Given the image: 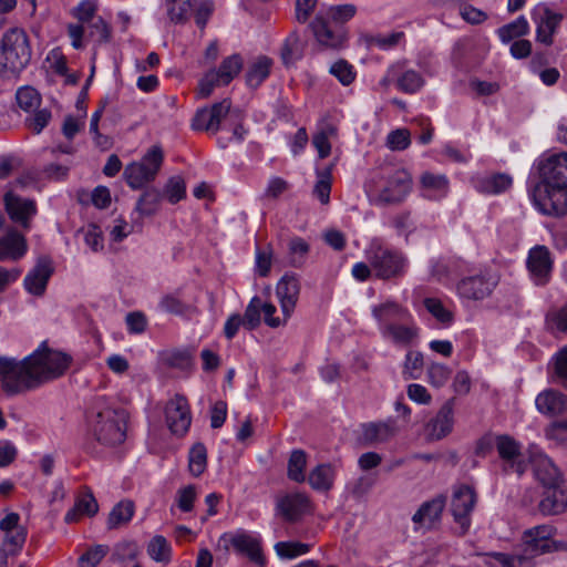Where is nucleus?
Masks as SVG:
<instances>
[{"mask_svg":"<svg viewBox=\"0 0 567 567\" xmlns=\"http://www.w3.org/2000/svg\"><path fill=\"white\" fill-rule=\"evenodd\" d=\"M72 357L41 343L32 353L18 360L0 357V382L10 395L34 390L62 377L70 368Z\"/></svg>","mask_w":567,"mask_h":567,"instance_id":"nucleus-1","label":"nucleus"},{"mask_svg":"<svg viewBox=\"0 0 567 567\" xmlns=\"http://www.w3.org/2000/svg\"><path fill=\"white\" fill-rule=\"evenodd\" d=\"M127 413L116 409L104 398H97L94 402L89 419L90 432L94 439L103 445H117L126 437Z\"/></svg>","mask_w":567,"mask_h":567,"instance_id":"nucleus-2","label":"nucleus"},{"mask_svg":"<svg viewBox=\"0 0 567 567\" xmlns=\"http://www.w3.org/2000/svg\"><path fill=\"white\" fill-rule=\"evenodd\" d=\"M411 175L405 169H384L375 172L364 188L375 204H395L402 202L411 190Z\"/></svg>","mask_w":567,"mask_h":567,"instance_id":"nucleus-3","label":"nucleus"},{"mask_svg":"<svg viewBox=\"0 0 567 567\" xmlns=\"http://www.w3.org/2000/svg\"><path fill=\"white\" fill-rule=\"evenodd\" d=\"M31 60V47L24 30L12 28L0 39V74L20 73Z\"/></svg>","mask_w":567,"mask_h":567,"instance_id":"nucleus-4","label":"nucleus"},{"mask_svg":"<svg viewBox=\"0 0 567 567\" xmlns=\"http://www.w3.org/2000/svg\"><path fill=\"white\" fill-rule=\"evenodd\" d=\"M364 255L373 274L379 279L389 280L403 277L409 267V259L404 252L383 245L377 238L370 241Z\"/></svg>","mask_w":567,"mask_h":567,"instance_id":"nucleus-5","label":"nucleus"},{"mask_svg":"<svg viewBox=\"0 0 567 567\" xmlns=\"http://www.w3.org/2000/svg\"><path fill=\"white\" fill-rule=\"evenodd\" d=\"M218 545L225 550H229L230 547H233L237 554L246 556L258 567L266 565V558L261 547V537L257 533L245 529L226 532L219 537Z\"/></svg>","mask_w":567,"mask_h":567,"instance_id":"nucleus-6","label":"nucleus"},{"mask_svg":"<svg viewBox=\"0 0 567 567\" xmlns=\"http://www.w3.org/2000/svg\"><path fill=\"white\" fill-rule=\"evenodd\" d=\"M164 159L158 145H153L138 162L128 164L124 169V178L133 189H140L155 179Z\"/></svg>","mask_w":567,"mask_h":567,"instance_id":"nucleus-7","label":"nucleus"},{"mask_svg":"<svg viewBox=\"0 0 567 567\" xmlns=\"http://www.w3.org/2000/svg\"><path fill=\"white\" fill-rule=\"evenodd\" d=\"M244 66V60L240 54L235 53L226 56L217 69H210L199 80L197 95L200 99L210 96L215 87L228 85Z\"/></svg>","mask_w":567,"mask_h":567,"instance_id":"nucleus-8","label":"nucleus"},{"mask_svg":"<svg viewBox=\"0 0 567 567\" xmlns=\"http://www.w3.org/2000/svg\"><path fill=\"white\" fill-rule=\"evenodd\" d=\"M529 197L535 208L544 215L560 217L567 214V186L538 183Z\"/></svg>","mask_w":567,"mask_h":567,"instance_id":"nucleus-9","label":"nucleus"},{"mask_svg":"<svg viewBox=\"0 0 567 567\" xmlns=\"http://www.w3.org/2000/svg\"><path fill=\"white\" fill-rule=\"evenodd\" d=\"M498 281L499 277L496 272L485 269L460 280L456 289L463 299L482 300L491 296Z\"/></svg>","mask_w":567,"mask_h":567,"instance_id":"nucleus-10","label":"nucleus"},{"mask_svg":"<svg viewBox=\"0 0 567 567\" xmlns=\"http://www.w3.org/2000/svg\"><path fill=\"white\" fill-rule=\"evenodd\" d=\"M477 503V493L468 485H458L453 488L450 509L454 522L465 533L471 526V515Z\"/></svg>","mask_w":567,"mask_h":567,"instance_id":"nucleus-11","label":"nucleus"},{"mask_svg":"<svg viewBox=\"0 0 567 567\" xmlns=\"http://www.w3.org/2000/svg\"><path fill=\"white\" fill-rule=\"evenodd\" d=\"M165 422L173 434L184 435L192 423V414L188 401L181 394L169 399L164 408Z\"/></svg>","mask_w":567,"mask_h":567,"instance_id":"nucleus-12","label":"nucleus"},{"mask_svg":"<svg viewBox=\"0 0 567 567\" xmlns=\"http://www.w3.org/2000/svg\"><path fill=\"white\" fill-rule=\"evenodd\" d=\"M526 266L529 277L535 285H546L550 279L553 269V259L549 249L543 245L530 248Z\"/></svg>","mask_w":567,"mask_h":567,"instance_id":"nucleus-13","label":"nucleus"},{"mask_svg":"<svg viewBox=\"0 0 567 567\" xmlns=\"http://www.w3.org/2000/svg\"><path fill=\"white\" fill-rule=\"evenodd\" d=\"M554 534V527L547 524L526 529L522 537V547L536 558L553 549Z\"/></svg>","mask_w":567,"mask_h":567,"instance_id":"nucleus-14","label":"nucleus"},{"mask_svg":"<svg viewBox=\"0 0 567 567\" xmlns=\"http://www.w3.org/2000/svg\"><path fill=\"white\" fill-rule=\"evenodd\" d=\"M20 516L17 513H9L0 520V530L3 534L0 548L11 555H17L27 538V532L20 524Z\"/></svg>","mask_w":567,"mask_h":567,"instance_id":"nucleus-15","label":"nucleus"},{"mask_svg":"<svg viewBox=\"0 0 567 567\" xmlns=\"http://www.w3.org/2000/svg\"><path fill=\"white\" fill-rule=\"evenodd\" d=\"M563 16L550 10L545 4H538L533 11L536 24V39L546 45L553 43V35L561 22Z\"/></svg>","mask_w":567,"mask_h":567,"instance_id":"nucleus-16","label":"nucleus"},{"mask_svg":"<svg viewBox=\"0 0 567 567\" xmlns=\"http://www.w3.org/2000/svg\"><path fill=\"white\" fill-rule=\"evenodd\" d=\"M542 184L567 186V153L553 154L540 162Z\"/></svg>","mask_w":567,"mask_h":567,"instance_id":"nucleus-17","label":"nucleus"},{"mask_svg":"<svg viewBox=\"0 0 567 567\" xmlns=\"http://www.w3.org/2000/svg\"><path fill=\"white\" fill-rule=\"evenodd\" d=\"M52 274V260L45 256L40 257L35 266L23 279L24 289L32 296L42 297L47 290L48 281Z\"/></svg>","mask_w":567,"mask_h":567,"instance_id":"nucleus-18","label":"nucleus"},{"mask_svg":"<svg viewBox=\"0 0 567 567\" xmlns=\"http://www.w3.org/2000/svg\"><path fill=\"white\" fill-rule=\"evenodd\" d=\"M300 293V281L296 275L286 274L276 286V295L280 303L285 321H288L293 312Z\"/></svg>","mask_w":567,"mask_h":567,"instance_id":"nucleus-19","label":"nucleus"},{"mask_svg":"<svg viewBox=\"0 0 567 567\" xmlns=\"http://www.w3.org/2000/svg\"><path fill=\"white\" fill-rule=\"evenodd\" d=\"M382 338L398 346L413 344L419 338V328L410 315L409 319L394 324H386L381 333Z\"/></svg>","mask_w":567,"mask_h":567,"instance_id":"nucleus-20","label":"nucleus"},{"mask_svg":"<svg viewBox=\"0 0 567 567\" xmlns=\"http://www.w3.org/2000/svg\"><path fill=\"white\" fill-rule=\"evenodd\" d=\"M536 478L546 487L557 486L561 482V474L553 461L542 451H534L530 456Z\"/></svg>","mask_w":567,"mask_h":567,"instance_id":"nucleus-21","label":"nucleus"},{"mask_svg":"<svg viewBox=\"0 0 567 567\" xmlns=\"http://www.w3.org/2000/svg\"><path fill=\"white\" fill-rule=\"evenodd\" d=\"M454 425V406L452 401L445 402L437 414L429 421L425 434L430 440H441L452 432Z\"/></svg>","mask_w":567,"mask_h":567,"instance_id":"nucleus-22","label":"nucleus"},{"mask_svg":"<svg viewBox=\"0 0 567 567\" xmlns=\"http://www.w3.org/2000/svg\"><path fill=\"white\" fill-rule=\"evenodd\" d=\"M371 312L378 323L380 333H383V329L386 324H394L410 317V312L406 308L392 300H386L373 306Z\"/></svg>","mask_w":567,"mask_h":567,"instance_id":"nucleus-23","label":"nucleus"},{"mask_svg":"<svg viewBox=\"0 0 567 567\" xmlns=\"http://www.w3.org/2000/svg\"><path fill=\"white\" fill-rule=\"evenodd\" d=\"M4 204L10 218L23 227L28 226L29 219L37 213L35 203L33 200L22 198L13 192H8L4 195Z\"/></svg>","mask_w":567,"mask_h":567,"instance_id":"nucleus-24","label":"nucleus"},{"mask_svg":"<svg viewBox=\"0 0 567 567\" xmlns=\"http://www.w3.org/2000/svg\"><path fill=\"white\" fill-rule=\"evenodd\" d=\"M445 501L442 497L433 498L423 503L412 517L415 529H431L441 519Z\"/></svg>","mask_w":567,"mask_h":567,"instance_id":"nucleus-25","label":"nucleus"},{"mask_svg":"<svg viewBox=\"0 0 567 567\" xmlns=\"http://www.w3.org/2000/svg\"><path fill=\"white\" fill-rule=\"evenodd\" d=\"M421 195L430 200H441L450 192V181L444 174L424 172L420 177Z\"/></svg>","mask_w":567,"mask_h":567,"instance_id":"nucleus-26","label":"nucleus"},{"mask_svg":"<svg viewBox=\"0 0 567 567\" xmlns=\"http://www.w3.org/2000/svg\"><path fill=\"white\" fill-rule=\"evenodd\" d=\"M496 447L502 460L506 462L518 475L526 470L524 456L520 452V445L514 439L507 435L497 437Z\"/></svg>","mask_w":567,"mask_h":567,"instance_id":"nucleus-27","label":"nucleus"},{"mask_svg":"<svg viewBox=\"0 0 567 567\" xmlns=\"http://www.w3.org/2000/svg\"><path fill=\"white\" fill-rule=\"evenodd\" d=\"M389 74L396 75L398 89L406 94L419 92L425 84L423 75L413 69H405L403 62L392 65Z\"/></svg>","mask_w":567,"mask_h":567,"instance_id":"nucleus-28","label":"nucleus"},{"mask_svg":"<svg viewBox=\"0 0 567 567\" xmlns=\"http://www.w3.org/2000/svg\"><path fill=\"white\" fill-rule=\"evenodd\" d=\"M535 405L539 413L555 416L567 410V396L557 390H544L536 396Z\"/></svg>","mask_w":567,"mask_h":567,"instance_id":"nucleus-29","label":"nucleus"},{"mask_svg":"<svg viewBox=\"0 0 567 567\" xmlns=\"http://www.w3.org/2000/svg\"><path fill=\"white\" fill-rule=\"evenodd\" d=\"M513 178L506 173L478 176L473 179L474 188L486 195H499L512 187Z\"/></svg>","mask_w":567,"mask_h":567,"instance_id":"nucleus-30","label":"nucleus"},{"mask_svg":"<svg viewBox=\"0 0 567 567\" xmlns=\"http://www.w3.org/2000/svg\"><path fill=\"white\" fill-rule=\"evenodd\" d=\"M396 433L393 420L369 422L361 426V435L365 443L377 444L389 441Z\"/></svg>","mask_w":567,"mask_h":567,"instance_id":"nucleus-31","label":"nucleus"},{"mask_svg":"<svg viewBox=\"0 0 567 567\" xmlns=\"http://www.w3.org/2000/svg\"><path fill=\"white\" fill-rule=\"evenodd\" d=\"M27 250V241L18 231L9 230L0 237V261L18 260L25 255Z\"/></svg>","mask_w":567,"mask_h":567,"instance_id":"nucleus-32","label":"nucleus"},{"mask_svg":"<svg viewBox=\"0 0 567 567\" xmlns=\"http://www.w3.org/2000/svg\"><path fill=\"white\" fill-rule=\"evenodd\" d=\"M97 511L99 504L94 495L90 491H84L76 497L74 506L66 512L64 522L68 524L75 523L82 516H94Z\"/></svg>","mask_w":567,"mask_h":567,"instance_id":"nucleus-33","label":"nucleus"},{"mask_svg":"<svg viewBox=\"0 0 567 567\" xmlns=\"http://www.w3.org/2000/svg\"><path fill=\"white\" fill-rule=\"evenodd\" d=\"M278 509L286 519L296 520L309 509V499L301 493L289 494L280 498Z\"/></svg>","mask_w":567,"mask_h":567,"instance_id":"nucleus-34","label":"nucleus"},{"mask_svg":"<svg viewBox=\"0 0 567 567\" xmlns=\"http://www.w3.org/2000/svg\"><path fill=\"white\" fill-rule=\"evenodd\" d=\"M567 508V495L557 486L546 488V492L539 502V509L544 515H556Z\"/></svg>","mask_w":567,"mask_h":567,"instance_id":"nucleus-35","label":"nucleus"},{"mask_svg":"<svg viewBox=\"0 0 567 567\" xmlns=\"http://www.w3.org/2000/svg\"><path fill=\"white\" fill-rule=\"evenodd\" d=\"M311 28L317 41L326 48L336 49L343 43V35L332 31L321 17L312 21Z\"/></svg>","mask_w":567,"mask_h":567,"instance_id":"nucleus-36","label":"nucleus"},{"mask_svg":"<svg viewBox=\"0 0 567 567\" xmlns=\"http://www.w3.org/2000/svg\"><path fill=\"white\" fill-rule=\"evenodd\" d=\"M272 60L268 56H258L246 72V84L251 89H257L270 74Z\"/></svg>","mask_w":567,"mask_h":567,"instance_id":"nucleus-37","label":"nucleus"},{"mask_svg":"<svg viewBox=\"0 0 567 567\" xmlns=\"http://www.w3.org/2000/svg\"><path fill=\"white\" fill-rule=\"evenodd\" d=\"M336 468L331 464H319L308 475V482L313 489L329 491L334 482Z\"/></svg>","mask_w":567,"mask_h":567,"instance_id":"nucleus-38","label":"nucleus"},{"mask_svg":"<svg viewBox=\"0 0 567 567\" xmlns=\"http://www.w3.org/2000/svg\"><path fill=\"white\" fill-rule=\"evenodd\" d=\"M135 513V505L130 499H122L111 509L107 517V528L116 529L124 525H127Z\"/></svg>","mask_w":567,"mask_h":567,"instance_id":"nucleus-39","label":"nucleus"},{"mask_svg":"<svg viewBox=\"0 0 567 567\" xmlns=\"http://www.w3.org/2000/svg\"><path fill=\"white\" fill-rule=\"evenodd\" d=\"M150 558L156 563L167 565L172 560V545L162 535L153 536L146 546Z\"/></svg>","mask_w":567,"mask_h":567,"instance_id":"nucleus-40","label":"nucleus"},{"mask_svg":"<svg viewBox=\"0 0 567 567\" xmlns=\"http://www.w3.org/2000/svg\"><path fill=\"white\" fill-rule=\"evenodd\" d=\"M493 558L502 567H535V557L523 547L513 554L494 553Z\"/></svg>","mask_w":567,"mask_h":567,"instance_id":"nucleus-41","label":"nucleus"},{"mask_svg":"<svg viewBox=\"0 0 567 567\" xmlns=\"http://www.w3.org/2000/svg\"><path fill=\"white\" fill-rule=\"evenodd\" d=\"M529 32V23L524 16L497 29V35L503 43L524 37Z\"/></svg>","mask_w":567,"mask_h":567,"instance_id":"nucleus-42","label":"nucleus"},{"mask_svg":"<svg viewBox=\"0 0 567 567\" xmlns=\"http://www.w3.org/2000/svg\"><path fill=\"white\" fill-rule=\"evenodd\" d=\"M157 309L162 312L184 316L188 313L192 307L182 300L178 292L165 293L159 298Z\"/></svg>","mask_w":567,"mask_h":567,"instance_id":"nucleus-43","label":"nucleus"},{"mask_svg":"<svg viewBox=\"0 0 567 567\" xmlns=\"http://www.w3.org/2000/svg\"><path fill=\"white\" fill-rule=\"evenodd\" d=\"M424 365L423 354L419 351H408L403 362L402 375L404 380H417L422 375Z\"/></svg>","mask_w":567,"mask_h":567,"instance_id":"nucleus-44","label":"nucleus"},{"mask_svg":"<svg viewBox=\"0 0 567 567\" xmlns=\"http://www.w3.org/2000/svg\"><path fill=\"white\" fill-rule=\"evenodd\" d=\"M207 466V450L203 443L192 446L188 454V468L193 476L202 475Z\"/></svg>","mask_w":567,"mask_h":567,"instance_id":"nucleus-45","label":"nucleus"},{"mask_svg":"<svg viewBox=\"0 0 567 567\" xmlns=\"http://www.w3.org/2000/svg\"><path fill=\"white\" fill-rule=\"evenodd\" d=\"M165 7L167 16L175 23L186 21L193 10L192 0H167Z\"/></svg>","mask_w":567,"mask_h":567,"instance_id":"nucleus-46","label":"nucleus"},{"mask_svg":"<svg viewBox=\"0 0 567 567\" xmlns=\"http://www.w3.org/2000/svg\"><path fill=\"white\" fill-rule=\"evenodd\" d=\"M310 245L301 237H292L288 244L289 262L293 267H301L309 254Z\"/></svg>","mask_w":567,"mask_h":567,"instance_id":"nucleus-47","label":"nucleus"},{"mask_svg":"<svg viewBox=\"0 0 567 567\" xmlns=\"http://www.w3.org/2000/svg\"><path fill=\"white\" fill-rule=\"evenodd\" d=\"M307 455L302 450H296L291 453L288 461V477L295 482H305V467Z\"/></svg>","mask_w":567,"mask_h":567,"instance_id":"nucleus-48","label":"nucleus"},{"mask_svg":"<svg viewBox=\"0 0 567 567\" xmlns=\"http://www.w3.org/2000/svg\"><path fill=\"white\" fill-rule=\"evenodd\" d=\"M309 544L300 542H279L275 545V550L280 558L292 559L305 555L310 550Z\"/></svg>","mask_w":567,"mask_h":567,"instance_id":"nucleus-49","label":"nucleus"},{"mask_svg":"<svg viewBox=\"0 0 567 567\" xmlns=\"http://www.w3.org/2000/svg\"><path fill=\"white\" fill-rule=\"evenodd\" d=\"M450 375V368L443 363L431 362L426 368L427 382L434 388L445 385Z\"/></svg>","mask_w":567,"mask_h":567,"instance_id":"nucleus-50","label":"nucleus"},{"mask_svg":"<svg viewBox=\"0 0 567 567\" xmlns=\"http://www.w3.org/2000/svg\"><path fill=\"white\" fill-rule=\"evenodd\" d=\"M192 128L195 131H204L213 134L217 133L210 107L206 106L196 111L192 120Z\"/></svg>","mask_w":567,"mask_h":567,"instance_id":"nucleus-51","label":"nucleus"},{"mask_svg":"<svg viewBox=\"0 0 567 567\" xmlns=\"http://www.w3.org/2000/svg\"><path fill=\"white\" fill-rule=\"evenodd\" d=\"M331 193V173L329 169L317 172V182L313 187V195L321 204H328Z\"/></svg>","mask_w":567,"mask_h":567,"instance_id":"nucleus-52","label":"nucleus"},{"mask_svg":"<svg viewBox=\"0 0 567 567\" xmlns=\"http://www.w3.org/2000/svg\"><path fill=\"white\" fill-rule=\"evenodd\" d=\"M18 105L25 112L35 110L41 103V96L35 89L25 86L18 90L17 94Z\"/></svg>","mask_w":567,"mask_h":567,"instance_id":"nucleus-53","label":"nucleus"},{"mask_svg":"<svg viewBox=\"0 0 567 567\" xmlns=\"http://www.w3.org/2000/svg\"><path fill=\"white\" fill-rule=\"evenodd\" d=\"M261 299L254 297L246 307L244 317L241 318L244 327L254 330L260 324Z\"/></svg>","mask_w":567,"mask_h":567,"instance_id":"nucleus-54","label":"nucleus"},{"mask_svg":"<svg viewBox=\"0 0 567 567\" xmlns=\"http://www.w3.org/2000/svg\"><path fill=\"white\" fill-rule=\"evenodd\" d=\"M159 200L158 192L147 190L137 200L135 209L143 216H151L157 210Z\"/></svg>","mask_w":567,"mask_h":567,"instance_id":"nucleus-55","label":"nucleus"},{"mask_svg":"<svg viewBox=\"0 0 567 567\" xmlns=\"http://www.w3.org/2000/svg\"><path fill=\"white\" fill-rule=\"evenodd\" d=\"M109 553V546L95 545L79 558V567H96Z\"/></svg>","mask_w":567,"mask_h":567,"instance_id":"nucleus-56","label":"nucleus"},{"mask_svg":"<svg viewBox=\"0 0 567 567\" xmlns=\"http://www.w3.org/2000/svg\"><path fill=\"white\" fill-rule=\"evenodd\" d=\"M210 110L217 132L220 130L221 121L226 118L227 115H230V117L235 118L240 117V113L238 111L231 112V102L228 99L213 104Z\"/></svg>","mask_w":567,"mask_h":567,"instance_id":"nucleus-57","label":"nucleus"},{"mask_svg":"<svg viewBox=\"0 0 567 567\" xmlns=\"http://www.w3.org/2000/svg\"><path fill=\"white\" fill-rule=\"evenodd\" d=\"M164 193L169 203L176 204L185 197L186 186L181 176H173L168 179Z\"/></svg>","mask_w":567,"mask_h":567,"instance_id":"nucleus-58","label":"nucleus"},{"mask_svg":"<svg viewBox=\"0 0 567 567\" xmlns=\"http://www.w3.org/2000/svg\"><path fill=\"white\" fill-rule=\"evenodd\" d=\"M426 310L440 322L451 323L453 320V313L444 307L441 300L435 298H427L424 300Z\"/></svg>","mask_w":567,"mask_h":567,"instance_id":"nucleus-59","label":"nucleus"},{"mask_svg":"<svg viewBox=\"0 0 567 567\" xmlns=\"http://www.w3.org/2000/svg\"><path fill=\"white\" fill-rule=\"evenodd\" d=\"M84 241L93 252L102 251L104 248V239L102 229L94 224L89 225L83 229Z\"/></svg>","mask_w":567,"mask_h":567,"instance_id":"nucleus-60","label":"nucleus"},{"mask_svg":"<svg viewBox=\"0 0 567 567\" xmlns=\"http://www.w3.org/2000/svg\"><path fill=\"white\" fill-rule=\"evenodd\" d=\"M357 13V7L351 3L331 6L328 8L327 14L333 21L344 23L351 20Z\"/></svg>","mask_w":567,"mask_h":567,"instance_id":"nucleus-61","label":"nucleus"},{"mask_svg":"<svg viewBox=\"0 0 567 567\" xmlns=\"http://www.w3.org/2000/svg\"><path fill=\"white\" fill-rule=\"evenodd\" d=\"M330 73L334 75L343 85H349L355 78V73L351 64L340 60L330 66Z\"/></svg>","mask_w":567,"mask_h":567,"instance_id":"nucleus-62","label":"nucleus"},{"mask_svg":"<svg viewBox=\"0 0 567 567\" xmlns=\"http://www.w3.org/2000/svg\"><path fill=\"white\" fill-rule=\"evenodd\" d=\"M545 435L548 440H550L557 444H566L567 443V419L551 423L545 430Z\"/></svg>","mask_w":567,"mask_h":567,"instance_id":"nucleus-63","label":"nucleus"},{"mask_svg":"<svg viewBox=\"0 0 567 567\" xmlns=\"http://www.w3.org/2000/svg\"><path fill=\"white\" fill-rule=\"evenodd\" d=\"M555 373L557 382L567 389V346L556 354Z\"/></svg>","mask_w":567,"mask_h":567,"instance_id":"nucleus-64","label":"nucleus"}]
</instances>
